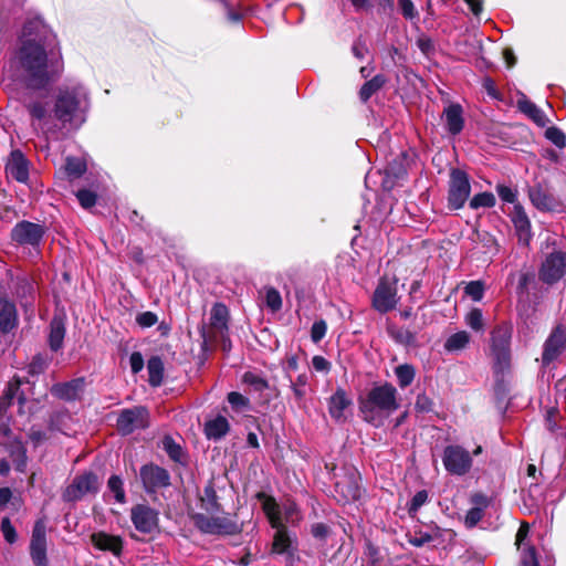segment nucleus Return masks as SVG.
<instances>
[{
  "instance_id": "obj_43",
  "label": "nucleus",
  "mask_w": 566,
  "mask_h": 566,
  "mask_svg": "<svg viewBox=\"0 0 566 566\" xmlns=\"http://www.w3.org/2000/svg\"><path fill=\"white\" fill-rule=\"evenodd\" d=\"M242 380L244 384L253 387L256 391H263L269 387L268 381L260 375L251 371H247Z\"/></svg>"
},
{
  "instance_id": "obj_48",
  "label": "nucleus",
  "mask_w": 566,
  "mask_h": 566,
  "mask_svg": "<svg viewBox=\"0 0 566 566\" xmlns=\"http://www.w3.org/2000/svg\"><path fill=\"white\" fill-rule=\"evenodd\" d=\"M406 541L416 546L420 547L424 545L426 543H429L433 539L432 535L430 533H402Z\"/></svg>"
},
{
  "instance_id": "obj_32",
  "label": "nucleus",
  "mask_w": 566,
  "mask_h": 566,
  "mask_svg": "<svg viewBox=\"0 0 566 566\" xmlns=\"http://www.w3.org/2000/svg\"><path fill=\"white\" fill-rule=\"evenodd\" d=\"M148 381L150 386L158 387L164 379V363L160 357L153 356L147 363Z\"/></svg>"
},
{
  "instance_id": "obj_50",
  "label": "nucleus",
  "mask_w": 566,
  "mask_h": 566,
  "mask_svg": "<svg viewBox=\"0 0 566 566\" xmlns=\"http://www.w3.org/2000/svg\"><path fill=\"white\" fill-rule=\"evenodd\" d=\"M164 449L174 461H180L182 450L171 438L167 437L163 441Z\"/></svg>"
},
{
  "instance_id": "obj_2",
  "label": "nucleus",
  "mask_w": 566,
  "mask_h": 566,
  "mask_svg": "<svg viewBox=\"0 0 566 566\" xmlns=\"http://www.w3.org/2000/svg\"><path fill=\"white\" fill-rule=\"evenodd\" d=\"M512 326L509 324L499 325L492 332V355L494 358L493 371L495 375V394L504 398L507 394L506 377L511 373Z\"/></svg>"
},
{
  "instance_id": "obj_8",
  "label": "nucleus",
  "mask_w": 566,
  "mask_h": 566,
  "mask_svg": "<svg viewBox=\"0 0 566 566\" xmlns=\"http://www.w3.org/2000/svg\"><path fill=\"white\" fill-rule=\"evenodd\" d=\"M566 274V253L562 250H553L545 254L538 277L542 282L552 285Z\"/></svg>"
},
{
  "instance_id": "obj_6",
  "label": "nucleus",
  "mask_w": 566,
  "mask_h": 566,
  "mask_svg": "<svg viewBox=\"0 0 566 566\" xmlns=\"http://www.w3.org/2000/svg\"><path fill=\"white\" fill-rule=\"evenodd\" d=\"M542 537L539 533H517L515 544L520 552L521 566H553L555 559L552 555L545 554L542 557L537 551V544Z\"/></svg>"
},
{
  "instance_id": "obj_56",
  "label": "nucleus",
  "mask_w": 566,
  "mask_h": 566,
  "mask_svg": "<svg viewBox=\"0 0 566 566\" xmlns=\"http://www.w3.org/2000/svg\"><path fill=\"white\" fill-rule=\"evenodd\" d=\"M327 325L324 321L315 322L312 325L311 337L314 343L322 340L326 334Z\"/></svg>"
},
{
  "instance_id": "obj_21",
  "label": "nucleus",
  "mask_w": 566,
  "mask_h": 566,
  "mask_svg": "<svg viewBox=\"0 0 566 566\" xmlns=\"http://www.w3.org/2000/svg\"><path fill=\"white\" fill-rule=\"evenodd\" d=\"M84 379L76 378L67 382L54 385L51 389V392L55 397L63 400H75L80 398V396L84 391Z\"/></svg>"
},
{
  "instance_id": "obj_35",
  "label": "nucleus",
  "mask_w": 566,
  "mask_h": 566,
  "mask_svg": "<svg viewBox=\"0 0 566 566\" xmlns=\"http://www.w3.org/2000/svg\"><path fill=\"white\" fill-rule=\"evenodd\" d=\"M21 380L18 377H14L9 384L8 387L0 398L2 401H6L8 406H10L13 399H17L20 405H23L25 398L23 394L20 391Z\"/></svg>"
},
{
  "instance_id": "obj_23",
  "label": "nucleus",
  "mask_w": 566,
  "mask_h": 566,
  "mask_svg": "<svg viewBox=\"0 0 566 566\" xmlns=\"http://www.w3.org/2000/svg\"><path fill=\"white\" fill-rule=\"evenodd\" d=\"M352 400L346 391L338 388L329 398L328 411L333 419L342 421L346 419L345 411L350 407Z\"/></svg>"
},
{
  "instance_id": "obj_13",
  "label": "nucleus",
  "mask_w": 566,
  "mask_h": 566,
  "mask_svg": "<svg viewBox=\"0 0 566 566\" xmlns=\"http://www.w3.org/2000/svg\"><path fill=\"white\" fill-rule=\"evenodd\" d=\"M130 520L137 531H153L158 527L159 511L139 503L130 509Z\"/></svg>"
},
{
  "instance_id": "obj_38",
  "label": "nucleus",
  "mask_w": 566,
  "mask_h": 566,
  "mask_svg": "<svg viewBox=\"0 0 566 566\" xmlns=\"http://www.w3.org/2000/svg\"><path fill=\"white\" fill-rule=\"evenodd\" d=\"M395 374L397 376L399 386L405 388L413 381L416 371L411 365L405 364L396 367Z\"/></svg>"
},
{
  "instance_id": "obj_42",
  "label": "nucleus",
  "mask_w": 566,
  "mask_h": 566,
  "mask_svg": "<svg viewBox=\"0 0 566 566\" xmlns=\"http://www.w3.org/2000/svg\"><path fill=\"white\" fill-rule=\"evenodd\" d=\"M10 455L12 458V462L15 465V470L20 472L24 471L27 467V454L23 446L20 443L15 444L12 448Z\"/></svg>"
},
{
  "instance_id": "obj_55",
  "label": "nucleus",
  "mask_w": 566,
  "mask_h": 566,
  "mask_svg": "<svg viewBox=\"0 0 566 566\" xmlns=\"http://www.w3.org/2000/svg\"><path fill=\"white\" fill-rule=\"evenodd\" d=\"M217 495L214 489L209 485L205 489V496L201 499L208 511H214L217 509Z\"/></svg>"
},
{
  "instance_id": "obj_39",
  "label": "nucleus",
  "mask_w": 566,
  "mask_h": 566,
  "mask_svg": "<svg viewBox=\"0 0 566 566\" xmlns=\"http://www.w3.org/2000/svg\"><path fill=\"white\" fill-rule=\"evenodd\" d=\"M307 382V377L305 375H300L295 381L291 382V389L293 391L296 403L300 408L304 407V397H305V386Z\"/></svg>"
},
{
  "instance_id": "obj_17",
  "label": "nucleus",
  "mask_w": 566,
  "mask_h": 566,
  "mask_svg": "<svg viewBox=\"0 0 566 566\" xmlns=\"http://www.w3.org/2000/svg\"><path fill=\"white\" fill-rule=\"evenodd\" d=\"M44 234V230L40 224L29 221H21L14 226L11 231L13 241L20 244L36 245Z\"/></svg>"
},
{
  "instance_id": "obj_58",
  "label": "nucleus",
  "mask_w": 566,
  "mask_h": 566,
  "mask_svg": "<svg viewBox=\"0 0 566 566\" xmlns=\"http://www.w3.org/2000/svg\"><path fill=\"white\" fill-rule=\"evenodd\" d=\"M432 400L426 394H419L415 402V408L419 412H429L432 409Z\"/></svg>"
},
{
  "instance_id": "obj_63",
  "label": "nucleus",
  "mask_w": 566,
  "mask_h": 566,
  "mask_svg": "<svg viewBox=\"0 0 566 566\" xmlns=\"http://www.w3.org/2000/svg\"><path fill=\"white\" fill-rule=\"evenodd\" d=\"M352 51L357 59L361 60L367 54L368 49L361 41H356L353 44Z\"/></svg>"
},
{
  "instance_id": "obj_40",
  "label": "nucleus",
  "mask_w": 566,
  "mask_h": 566,
  "mask_svg": "<svg viewBox=\"0 0 566 566\" xmlns=\"http://www.w3.org/2000/svg\"><path fill=\"white\" fill-rule=\"evenodd\" d=\"M65 170L69 176L77 178L86 171V164L81 158L69 157L66 159Z\"/></svg>"
},
{
  "instance_id": "obj_49",
  "label": "nucleus",
  "mask_w": 566,
  "mask_h": 566,
  "mask_svg": "<svg viewBox=\"0 0 566 566\" xmlns=\"http://www.w3.org/2000/svg\"><path fill=\"white\" fill-rule=\"evenodd\" d=\"M545 136L558 148H564L566 145L565 134L557 127H549L545 132Z\"/></svg>"
},
{
  "instance_id": "obj_29",
  "label": "nucleus",
  "mask_w": 566,
  "mask_h": 566,
  "mask_svg": "<svg viewBox=\"0 0 566 566\" xmlns=\"http://www.w3.org/2000/svg\"><path fill=\"white\" fill-rule=\"evenodd\" d=\"M474 505L465 515L464 524L468 528L474 527L483 516V510L488 506L489 500L483 494H474L471 499Z\"/></svg>"
},
{
  "instance_id": "obj_37",
  "label": "nucleus",
  "mask_w": 566,
  "mask_h": 566,
  "mask_svg": "<svg viewBox=\"0 0 566 566\" xmlns=\"http://www.w3.org/2000/svg\"><path fill=\"white\" fill-rule=\"evenodd\" d=\"M470 340V336L467 332L461 331L451 335L444 344V348L448 352H454L464 348Z\"/></svg>"
},
{
  "instance_id": "obj_15",
  "label": "nucleus",
  "mask_w": 566,
  "mask_h": 566,
  "mask_svg": "<svg viewBox=\"0 0 566 566\" xmlns=\"http://www.w3.org/2000/svg\"><path fill=\"white\" fill-rule=\"evenodd\" d=\"M398 303L397 289L394 284L381 281L376 287L373 296V306L380 313H387L395 308Z\"/></svg>"
},
{
  "instance_id": "obj_16",
  "label": "nucleus",
  "mask_w": 566,
  "mask_h": 566,
  "mask_svg": "<svg viewBox=\"0 0 566 566\" xmlns=\"http://www.w3.org/2000/svg\"><path fill=\"white\" fill-rule=\"evenodd\" d=\"M140 479L146 491L166 488L170 484V475L167 470L154 465L146 464L140 469Z\"/></svg>"
},
{
  "instance_id": "obj_26",
  "label": "nucleus",
  "mask_w": 566,
  "mask_h": 566,
  "mask_svg": "<svg viewBox=\"0 0 566 566\" xmlns=\"http://www.w3.org/2000/svg\"><path fill=\"white\" fill-rule=\"evenodd\" d=\"M103 496L106 502L114 501L117 504L126 503L124 482L119 475L114 474L109 476L106 485V491L104 492Z\"/></svg>"
},
{
  "instance_id": "obj_54",
  "label": "nucleus",
  "mask_w": 566,
  "mask_h": 566,
  "mask_svg": "<svg viewBox=\"0 0 566 566\" xmlns=\"http://www.w3.org/2000/svg\"><path fill=\"white\" fill-rule=\"evenodd\" d=\"M428 501V492L426 490L418 491L408 504L409 513H416L420 506Z\"/></svg>"
},
{
  "instance_id": "obj_5",
  "label": "nucleus",
  "mask_w": 566,
  "mask_h": 566,
  "mask_svg": "<svg viewBox=\"0 0 566 566\" xmlns=\"http://www.w3.org/2000/svg\"><path fill=\"white\" fill-rule=\"evenodd\" d=\"M256 499L273 528L284 531L295 526V522L300 518V512L293 502L287 501L283 505H279L274 497L263 492L258 493Z\"/></svg>"
},
{
  "instance_id": "obj_3",
  "label": "nucleus",
  "mask_w": 566,
  "mask_h": 566,
  "mask_svg": "<svg viewBox=\"0 0 566 566\" xmlns=\"http://www.w3.org/2000/svg\"><path fill=\"white\" fill-rule=\"evenodd\" d=\"M397 389L391 384H382L370 389L365 400L360 402V411L365 420L379 424L385 417L399 409Z\"/></svg>"
},
{
  "instance_id": "obj_28",
  "label": "nucleus",
  "mask_w": 566,
  "mask_h": 566,
  "mask_svg": "<svg viewBox=\"0 0 566 566\" xmlns=\"http://www.w3.org/2000/svg\"><path fill=\"white\" fill-rule=\"evenodd\" d=\"M230 430L229 421L223 416H217L216 418L208 420L205 423V434L210 440H220Z\"/></svg>"
},
{
  "instance_id": "obj_59",
  "label": "nucleus",
  "mask_w": 566,
  "mask_h": 566,
  "mask_svg": "<svg viewBox=\"0 0 566 566\" xmlns=\"http://www.w3.org/2000/svg\"><path fill=\"white\" fill-rule=\"evenodd\" d=\"M129 364L134 374L139 373L144 368V358L139 352H134L130 355Z\"/></svg>"
},
{
  "instance_id": "obj_53",
  "label": "nucleus",
  "mask_w": 566,
  "mask_h": 566,
  "mask_svg": "<svg viewBox=\"0 0 566 566\" xmlns=\"http://www.w3.org/2000/svg\"><path fill=\"white\" fill-rule=\"evenodd\" d=\"M157 322L158 316L150 311L139 313L136 316V323L143 328L151 327L157 324Z\"/></svg>"
},
{
  "instance_id": "obj_14",
  "label": "nucleus",
  "mask_w": 566,
  "mask_h": 566,
  "mask_svg": "<svg viewBox=\"0 0 566 566\" xmlns=\"http://www.w3.org/2000/svg\"><path fill=\"white\" fill-rule=\"evenodd\" d=\"M566 349V328L562 325L551 333L548 338L544 343L542 363L544 366H548L552 361L558 358V356Z\"/></svg>"
},
{
  "instance_id": "obj_46",
  "label": "nucleus",
  "mask_w": 566,
  "mask_h": 566,
  "mask_svg": "<svg viewBox=\"0 0 566 566\" xmlns=\"http://www.w3.org/2000/svg\"><path fill=\"white\" fill-rule=\"evenodd\" d=\"M228 401L231 405V407L237 411H243L249 409L250 407L249 399L237 391H232L228 395Z\"/></svg>"
},
{
  "instance_id": "obj_36",
  "label": "nucleus",
  "mask_w": 566,
  "mask_h": 566,
  "mask_svg": "<svg viewBox=\"0 0 566 566\" xmlns=\"http://www.w3.org/2000/svg\"><path fill=\"white\" fill-rule=\"evenodd\" d=\"M386 83V78L382 75H376L370 81L366 82L360 91L359 97L363 102H367L376 92H378L384 84Z\"/></svg>"
},
{
  "instance_id": "obj_62",
  "label": "nucleus",
  "mask_w": 566,
  "mask_h": 566,
  "mask_svg": "<svg viewBox=\"0 0 566 566\" xmlns=\"http://www.w3.org/2000/svg\"><path fill=\"white\" fill-rule=\"evenodd\" d=\"M28 368H29V374H31V375L40 374L44 370L45 363L41 357H35L31 361V364L29 365Z\"/></svg>"
},
{
  "instance_id": "obj_9",
  "label": "nucleus",
  "mask_w": 566,
  "mask_h": 566,
  "mask_svg": "<svg viewBox=\"0 0 566 566\" xmlns=\"http://www.w3.org/2000/svg\"><path fill=\"white\" fill-rule=\"evenodd\" d=\"M99 489V481L95 473L84 472L76 475L72 483L65 488L62 497L66 502H76L87 494H95Z\"/></svg>"
},
{
  "instance_id": "obj_7",
  "label": "nucleus",
  "mask_w": 566,
  "mask_h": 566,
  "mask_svg": "<svg viewBox=\"0 0 566 566\" xmlns=\"http://www.w3.org/2000/svg\"><path fill=\"white\" fill-rule=\"evenodd\" d=\"M335 493L337 502L346 504L360 497L359 472L353 467L342 469L340 474H335Z\"/></svg>"
},
{
  "instance_id": "obj_18",
  "label": "nucleus",
  "mask_w": 566,
  "mask_h": 566,
  "mask_svg": "<svg viewBox=\"0 0 566 566\" xmlns=\"http://www.w3.org/2000/svg\"><path fill=\"white\" fill-rule=\"evenodd\" d=\"M441 119L444 128L451 135H458L464 127L463 108L458 103H451L444 107Z\"/></svg>"
},
{
  "instance_id": "obj_44",
  "label": "nucleus",
  "mask_w": 566,
  "mask_h": 566,
  "mask_svg": "<svg viewBox=\"0 0 566 566\" xmlns=\"http://www.w3.org/2000/svg\"><path fill=\"white\" fill-rule=\"evenodd\" d=\"M484 284L482 281H471L464 287V293L473 301L479 302L483 298Z\"/></svg>"
},
{
  "instance_id": "obj_31",
  "label": "nucleus",
  "mask_w": 566,
  "mask_h": 566,
  "mask_svg": "<svg viewBox=\"0 0 566 566\" xmlns=\"http://www.w3.org/2000/svg\"><path fill=\"white\" fill-rule=\"evenodd\" d=\"M518 108L521 112L526 114L534 123H536L538 126L544 127L547 123L546 116L544 113L531 101L523 97L518 99Z\"/></svg>"
},
{
  "instance_id": "obj_47",
  "label": "nucleus",
  "mask_w": 566,
  "mask_h": 566,
  "mask_svg": "<svg viewBox=\"0 0 566 566\" xmlns=\"http://www.w3.org/2000/svg\"><path fill=\"white\" fill-rule=\"evenodd\" d=\"M465 323L474 331L483 329V315L479 308L471 310L465 316Z\"/></svg>"
},
{
  "instance_id": "obj_10",
  "label": "nucleus",
  "mask_w": 566,
  "mask_h": 566,
  "mask_svg": "<svg viewBox=\"0 0 566 566\" xmlns=\"http://www.w3.org/2000/svg\"><path fill=\"white\" fill-rule=\"evenodd\" d=\"M471 192L469 176L460 169H452L449 181L448 203L452 209H460Z\"/></svg>"
},
{
  "instance_id": "obj_33",
  "label": "nucleus",
  "mask_w": 566,
  "mask_h": 566,
  "mask_svg": "<svg viewBox=\"0 0 566 566\" xmlns=\"http://www.w3.org/2000/svg\"><path fill=\"white\" fill-rule=\"evenodd\" d=\"M229 311L222 303H216L211 308V326L220 332L228 328Z\"/></svg>"
},
{
  "instance_id": "obj_22",
  "label": "nucleus",
  "mask_w": 566,
  "mask_h": 566,
  "mask_svg": "<svg viewBox=\"0 0 566 566\" xmlns=\"http://www.w3.org/2000/svg\"><path fill=\"white\" fill-rule=\"evenodd\" d=\"M511 219L518 235V240L524 244H528L532 238L531 222L524 209L520 205L514 206Z\"/></svg>"
},
{
  "instance_id": "obj_52",
  "label": "nucleus",
  "mask_w": 566,
  "mask_h": 566,
  "mask_svg": "<svg viewBox=\"0 0 566 566\" xmlns=\"http://www.w3.org/2000/svg\"><path fill=\"white\" fill-rule=\"evenodd\" d=\"M76 198L78 199L81 206L85 209L92 208L96 203V195L95 192L86 189L78 190L76 192Z\"/></svg>"
},
{
  "instance_id": "obj_24",
  "label": "nucleus",
  "mask_w": 566,
  "mask_h": 566,
  "mask_svg": "<svg viewBox=\"0 0 566 566\" xmlns=\"http://www.w3.org/2000/svg\"><path fill=\"white\" fill-rule=\"evenodd\" d=\"M528 196L532 203L539 210H554L557 202L552 193H549L542 185H535L530 188Z\"/></svg>"
},
{
  "instance_id": "obj_57",
  "label": "nucleus",
  "mask_w": 566,
  "mask_h": 566,
  "mask_svg": "<svg viewBox=\"0 0 566 566\" xmlns=\"http://www.w3.org/2000/svg\"><path fill=\"white\" fill-rule=\"evenodd\" d=\"M398 4L402 15L406 19L412 20L418 15V12L411 0H398Z\"/></svg>"
},
{
  "instance_id": "obj_34",
  "label": "nucleus",
  "mask_w": 566,
  "mask_h": 566,
  "mask_svg": "<svg viewBox=\"0 0 566 566\" xmlns=\"http://www.w3.org/2000/svg\"><path fill=\"white\" fill-rule=\"evenodd\" d=\"M272 552L275 554H284L287 558H292L294 555L293 542L289 536V533H275Z\"/></svg>"
},
{
  "instance_id": "obj_25",
  "label": "nucleus",
  "mask_w": 566,
  "mask_h": 566,
  "mask_svg": "<svg viewBox=\"0 0 566 566\" xmlns=\"http://www.w3.org/2000/svg\"><path fill=\"white\" fill-rule=\"evenodd\" d=\"M92 543L101 551H109L118 555L122 551V539L112 533H92Z\"/></svg>"
},
{
  "instance_id": "obj_51",
  "label": "nucleus",
  "mask_w": 566,
  "mask_h": 566,
  "mask_svg": "<svg viewBox=\"0 0 566 566\" xmlns=\"http://www.w3.org/2000/svg\"><path fill=\"white\" fill-rule=\"evenodd\" d=\"M30 115L38 120H45L48 116V109L41 102H33L27 105Z\"/></svg>"
},
{
  "instance_id": "obj_41",
  "label": "nucleus",
  "mask_w": 566,
  "mask_h": 566,
  "mask_svg": "<svg viewBox=\"0 0 566 566\" xmlns=\"http://www.w3.org/2000/svg\"><path fill=\"white\" fill-rule=\"evenodd\" d=\"M495 205V197L491 192H481L475 195L470 201V208H491Z\"/></svg>"
},
{
  "instance_id": "obj_20",
  "label": "nucleus",
  "mask_w": 566,
  "mask_h": 566,
  "mask_svg": "<svg viewBox=\"0 0 566 566\" xmlns=\"http://www.w3.org/2000/svg\"><path fill=\"white\" fill-rule=\"evenodd\" d=\"M19 318L13 302L0 298V332L10 333L18 327Z\"/></svg>"
},
{
  "instance_id": "obj_12",
  "label": "nucleus",
  "mask_w": 566,
  "mask_h": 566,
  "mask_svg": "<svg viewBox=\"0 0 566 566\" xmlns=\"http://www.w3.org/2000/svg\"><path fill=\"white\" fill-rule=\"evenodd\" d=\"M148 426V411L144 407L124 409L117 418V429L122 434H129Z\"/></svg>"
},
{
  "instance_id": "obj_11",
  "label": "nucleus",
  "mask_w": 566,
  "mask_h": 566,
  "mask_svg": "<svg viewBox=\"0 0 566 566\" xmlns=\"http://www.w3.org/2000/svg\"><path fill=\"white\" fill-rule=\"evenodd\" d=\"M442 462L449 473L464 475L471 470L472 457L461 446H448L443 450Z\"/></svg>"
},
{
  "instance_id": "obj_61",
  "label": "nucleus",
  "mask_w": 566,
  "mask_h": 566,
  "mask_svg": "<svg viewBox=\"0 0 566 566\" xmlns=\"http://www.w3.org/2000/svg\"><path fill=\"white\" fill-rule=\"evenodd\" d=\"M313 368L317 371L327 373L329 370L331 364L323 356H314L312 358Z\"/></svg>"
},
{
  "instance_id": "obj_19",
  "label": "nucleus",
  "mask_w": 566,
  "mask_h": 566,
  "mask_svg": "<svg viewBox=\"0 0 566 566\" xmlns=\"http://www.w3.org/2000/svg\"><path fill=\"white\" fill-rule=\"evenodd\" d=\"M8 177L19 181L27 182L29 179V164L20 150H13L6 165Z\"/></svg>"
},
{
  "instance_id": "obj_60",
  "label": "nucleus",
  "mask_w": 566,
  "mask_h": 566,
  "mask_svg": "<svg viewBox=\"0 0 566 566\" xmlns=\"http://www.w3.org/2000/svg\"><path fill=\"white\" fill-rule=\"evenodd\" d=\"M497 193L500 196V198L505 201V202H510V203H513L515 202L516 200V193L515 191H513V189H511L510 187H506V186H500L497 188Z\"/></svg>"
},
{
  "instance_id": "obj_1",
  "label": "nucleus",
  "mask_w": 566,
  "mask_h": 566,
  "mask_svg": "<svg viewBox=\"0 0 566 566\" xmlns=\"http://www.w3.org/2000/svg\"><path fill=\"white\" fill-rule=\"evenodd\" d=\"M17 57L24 82L31 88L49 86L64 70L56 35L40 18L24 23Z\"/></svg>"
},
{
  "instance_id": "obj_27",
  "label": "nucleus",
  "mask_w": 566,
  "mask_h": 566,
  "mask_svg": "<svg viewBox=\"0 0 566 566\" xmlns=\"http://www.w3.org/2000/svg\"><path fill=\"white\" fill-rule=\"evenodd\" d=\"M30 554L35 566H46V538L44 533H33Z\"/></svg>"
},
{
  "instance_id": "obj_64",
  "label": "nucleus",
  "mask_w": 566,
  "mask_h": 566,
  "mask_svg": "<svg viewBox=\"0 0 566 566\" xmlns=\"http://www.w3.org/2000/svg\"><path fill=\"white\" fill-rule=\"evenodd\" d=\"M557 417V410L552 408L546 413V427L549 431H555L556 429V421L555 418Z\"/></svg>"
},
{
  "instance_id": "obj_4",
  "label": "nucleus",
  "mask_w": 566,
  "mask_h": 566,
  "mask_svg": "<svg viewBox=\"0 0 566 566\" xmlns=\"http://www.w3.org/2000/svg\"><path fill=\"white\" fill-rule=\"evenodd\" d=\"M86 95L80 88L61 90L54 105V116L63 125L78 127L85 120Z\"/></svg>"
},
{
  "instance_id": "obj_30",
  "label": "nucleus",
  "mask_w": 566,
  "mask_h": 566,
  "mask_svg": "<svg viewBox=\"0 0 566 566\" xmlns=\"http://www.w3.org/2000/svg\"><path fill=\"white\" fill-rule=\"evenodd\" d=\"M65 326L61 318L54 317L50 324L49 343L52 350H59L63 345Z\"/></svg>"
},
{
  "instance_id": "obj_45",
  "label": "nucleus",
  "mask_w": 566,
  "mask_h": 566,
  "mask_svg": "<svg viewBox=\"0 0 566 566\" xmlns=\"http://www.w3.org/2000/svg\"><path fill=\"white\" fill-rule=\"evenodd\" d=\"M265 303H266V306L272 312L280 311L282 307V297H281L280 292L277 290H275L274 287H269L265 293Z\"/></svg>"
}]
</instances>
